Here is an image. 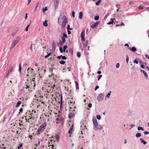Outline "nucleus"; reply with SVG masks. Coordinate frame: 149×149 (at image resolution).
Listing matches in <instances>:
<instances>
[{
    "mask_svg": "<svg viewBox=\"0 0 149 149\" xmlns=\"http://www.w3.org/2000/svg\"><path fill=\"white\" fill-rule=\"evenodd\" d=\"M61 16V15L58 18V22L59 24L61 26V28L63 29L65 27L66 24L68 23V19L65 16L60 17Z\"/></svg>",
    "mask_w": 149,
    "mask_h": 149,
    "instance_id": "f257e3e1",
    "label": "nucleus"
},
{
    "mask_svg": "<svg viewBox=\"0 0 149 149\" xmlns=\"http://www.w3.org/2000/svg\"><path fill=\"white\" fill-rule=\"evenodd\" d=\"M33 83V85L31 81L28 83H26V84L25 87V88L26 89L29 88V91H32L33 88L35 86V84L34 82Z\"/></svg>",
    "mask_w": 149,
    "mask_h": 149,
    "instance_id": "f03ea898",
    "label": "nucleus"
},
{
    "mask_svg": "<svg viewBox=\"0 0 149 149\" xmlns=\"http://www.w3.org/2000/svg\"><path fill=\"white\" fill-rule=\"evenodd\" d=\"M20 38L19 37H17L16 40H14L12 43L10 49L14 47L16 44L19 41Z\"/></svg>",
    "mask_w": 149,
    "mask_h": 149,
    "instance_id": "7ed1b4c3",
    "label": "nucleus"
},
{
    "mask_svg": "<svg viewBox=\"0 0 149 149\" xmlns=\"http://www.w3.org/2000/svg\"><path fill=\"white\" fill-rule=\"evenodd\" d=\"M102 126L100 125H98V124L96 126H94L93 128L95 130H101L102 129Z\"/></svg>",
    "mask_w": 149,
    "mask_h": 149,
    "instance_id": "20e7f679",
    "label": "nucleus"
},
{
    "mask_svg": "<svg viewBox=\"0 0 149 149\" xmlns=\"http://www.w3.org/2000/svg\"><path fill=\"white\" fill-rule=\"evenodd\" d=\"M104 97V96L102 93L100 94L97 97V99L99 101L102 100Z\"/></svg>",
    "mask_w": 149,
    "mask_h": 149,
    "instance_id": "39448f33",
    "label": "nucleus"
},
{
    "mask_svg": "<svg viewBox=\"0 0 149 149\" xmlns=\"http://www.w3.org/2000/svg\"><path fill=\"white\" fill-rule=\"evenodd\" d=\"M81 40L82 42H84L85 41V39L84 38V36L85 35V30H83L81 32Z\"/></svg>",
    "mask_w": 149,
    "mask_h": 149,
    "instance_id": "423d86ee",
    "label": "nucleus"
},
{
    "mask_svg": "<svg viewBox=\"0 0 149 149\" xmlns=\"http://www.w3.org/2000/svg\"><path fill=\"white\" fill-rule=\"evenodd\" d=\"M100 22L99 21H97L96 22H95L94 23L93 25L91 26V27L93 29H94L95 27L97 26L100 23Z\"/></svg>",
    "mask_w": 149,
    "mask_h": 149,
    "instance_id": "0eeeda50",
    "label": "nucleus"
},
{
    "mask_svg": "<svg viewBox=\"0 0 149 149\" xmlns=\"http://www.w3.org/2000/svg\"><path fill=\"white\" fill-rule=\"evenodd\" d=\"M27 70L30 71V72L31 73L32 76H33V77H35V74H34V70L33 69H31L30 68H29Z\"/></svg>",
    "mask_w": 149,
    "mask_h": 149,
    "instance_id": "6e6552de",
    "label": "nucleus"
},
{
    "mask_svg": "<svg viewBox=\"0 0 149 149\" xmlns=\"http://www.w3.org/2000/svg\"><path fill=\"white\" fill-rule=\"evenodd\" d=\"M56 47V43L54 41H53L52 43V49L53 51H55Z\"/></svg>",
    "mask_w": 149,
    "mask_h": 149,
    "instance_id": "1a4fd4ad",
    "label": "nucleus"
},
{
    "mask_svg": "<svg viewBox=\"0 0 149 149\" xmlns=\"http://www.w3.org/2000/svg\"><path fill=\"white\" fill-rule=\"evenodd\" d=\"M93 121L94 126H96L98 124L97 119L95 117H93Z\"/></svg>",
    "mask_w": 149,
    "mask_h": 149,
    "instance_id": "9d476101",
    "label": "nucleus"
},
{
    "mask_svg": "<svg viewBox=\"0 0 149 149\" xmlns=\"http://www.w3.org/2000/svg\"><path fill=\"white\" fill-rule=\"evenodd\" d=\"M54 2V6L56 8L58 7L59 3V0H53Z\"/></svg>",
    "mask_w": 149,
    "mask_h": 149,
    "instance_id": "9b49d317",
    "label": "nucleus"
},
{
    "mask_svg": "<svg viewBox=\"0 0 149 149\" xmlns=\"http://www.w3.org/2000/svg\"><path fill=\"white\" fill-rule=\"evenodd\" d=\"M44 130V129L43 128H42L40 127L37 132V134H40L41 132H42Z\"/></svg>",
    "mask_w": 149,
    "mask_h": 149,
    "instance_id": "f8f14e48",
    "label": "nucleus"
},
{
    "mask_svg": "<svg viewBox=\"0 0 149 149\" xmlns=\"http://www.w3.org/2000/svg\"><path fill=\"white\" fill-rule=\"evenodd\" d=\"M128 48L132 52H134L136 50V48L134 47H129Z\"/></svg>",
    "mask_w": 149,
    "mask_h": 149,
    "instance_id": "ddd939ff",
    "label": "nucleus"
},
{
    "mask_svg": "<svg viewBox=\"0 0 149 149\" xmlns=\"http://www.w3.org/2000/svg\"><path fill=\"white\" fill-rule=\"evenodd\" d=\"M47 123L46 122L44 123L40 126V127L42 128H43L44 130L45 129V127L46 126Z\"/></svg>",
    "mask_w": 149,
    "mask_h": 149,
    "instance_id": "4468645a",
    "label": "nucleus"
},
{
    "mask_svg": "<svg viewBox=\"0 0 149 149\" xmlns=\"http://www.w3.org/2000/svg\"><path fill=\"white\" fill-rule=\"evenodd\" d=\"M73 125H72L70 127L68 131V133H69V134H70V135L72 133V129H73Z\"/></svg>",
    "mask_w": 149,
    "mask_h": 149,
    "instance_id": "2eb2a0df",
    "label": "nucleus"
},
{
    "mask_svg": "<svg viewBox=\"0 0 149 149\" xmlns=\"http://www.w3.org/2000/svg\"><path fill=\"white\" fill-rule=\"evenodd\" d=\"M74 116V115L73 113H70L69 114V117L70 118H73Z\"/></svg>",
    "mask_w": 149,
    "mask_h": 149,
    "instance_id": "dca6fc26",
    "label": "nucleus"
},
{
    "mask_svg": "<svg viewBox=\"0 0 149 149\" xmlns=\"http://www.w3.org/2000/svg\"><path fill=\"white\" fill-rule=\"evenodd\" d=\"M140 141L141 142V143H143L144 145H146L147 143L142 138H141L140 139Z\"/></svg>",
    "mask_w": 149,
    "mask_h": 149,
    "instance_id": "f3484780",
    "label": "nucleus"
},
{
    "mask_svg": "<svg viewBox=\"0 0 149 149\" xmlns=\"http://www.w3.org/2000/svg\"><path fill=\"white\" fill-rule=\"evenodd\" d=\"M79 19H82V18L83 16V13L82 12H80L79 13Z\"/></svg>",
    "mask_w": 149,
    "mask_h": 149,
    "instance_id": "a211bd4d",
    "label": "nucleus"
},
{
    "mask_svg": "<svg viewBox=\"0 0 149 149\" xmlns=\"http://www.w3.org/2000/svg\"><path fill=\"white\" fill-rule=\"evenodd\" d=\"M13 66H11L10 67L9 70L8 71V72H9V73H10V72H11L13 70Z\"/></svg>",
    "mask_w": 149,
    "mask_h": 149,
    "instance_id": "6ab92c4d",
    "label": "nucleus"
},
{
    "mask_svg": "<svg viewBox=\"0 0 149 149\" xmlns=\"http://www.w3.org/2000/svg\"><path fill=\"white\" fill-rule=\"evenodd\" d=\"M114 19H115L114 18V19H111V21L109 22L108 23H107V24H113V20Z\"/></svg>",
    "mask_w": 149,
    "mask_h": 149,
    "instance_id": "aec40b11",
    "label": "nucleus"
},
{
    "mask_svg": "<svg viewBox=\"0 0 149 149\" xmlns=\"http://www.w3.org/2000/svg\"><path fill=\"white\" fill-rule=\"evenodd\" d=\"M60 121H61L63 124L64 123V118L63 117H61L60 119Z\"/></svg>",
    "mask_w": 149,
    "mask_h": 149,
    "instance_id": "412c9836",
    "label": "nucleus"
},
{
    "mask_svg": "<svg viewBox=\"0 0 149 149\" xmlns=\"http://www.w3.org/2000/svg\"><path fill=\"white\" fill-rule=\"evenodd\" d=\"M141 136V134L140 133H137L136 135V137H139Z\"/></svg>",
    "mask_w": 149,
    "mask_h": 149,
    "instance_id": "4be33fe9",
    "label": "nucleus"
},
{
    "mask_svg": "<svg viewBox=\"0 0 149 149\" xmlns=\"http://www.w3.org/2000/svg\"><path fill=\"white\" fill-rule=\"evenodd\" d=\"M111 91H110L108 93V94H107V95L105 97V100L106 99V97H107L108 98H109V96L110 95H111Z\"/></svg>",
    "mask_w": 149,
    "mask_h": 149,
    "instance_id": "5701e85b",
    "label": "nucleus"
},
{
    "mask_svg": "<svg viewBox=\"0 0 149 149\" xmlns=\"http://www.w3.org/2000/svg\"><path fill=\"white\" fill-rule=\"evenodd\" d=\"M75 82L76 84V89L77 90H78L79 89L78 83L77 81H75Z\"/></svg>",
    "mask_w": 149,
    "mask_h": 149,
    "instance_id": "b1692460",
    "label": "nucleus"
},
{
    "mask_svg": "<svg viewBox=\"0 0 149 149\" xmlns=\"http://www.w3.org/2000/svg\"><path fill=\"white\" fill-rule=\"evenodd\" d=\"M43 24L45 26H47L48 24H47V20H45V22H43Z\"/></svg>",
    "mask_w": 149,
    "mask_h": 149,
    "instance_id": "393cba45",
    "label": "nucleus"
},
{
    "mask_svg": "<svg viewBox=\"0 0 149 149\" xmlns=\"http://www.w3.org/2000/svg\"><path fill=\"white\" fill-rule=\"evenodd\" d=\"M21 69H22L21 63H20L19 64V71L20 72V73L21 72Z\"/></svg>",
    "mask_w": 149,
    "mask_h": 149,
    "instance_id": "a878e982",
    "label": "nucleus"
},
{
    "mask_svg": "<svg viewBox=\"0 0 149 149\" xmlns=\"http://www.w3.org/2000/svg\"><path fill=\"white\" fill-rule=\"evenodd\" d=\"M21 102L20 101H19L18 102H17V105L16 106V107H19V105L21 104Z\"/></svg>",
    "mask_w": 149,
    "mask_h": 149,
    "instance_id": "bb28decb",
    "label": "nucleus"
},
{
    "mask_svg": "<svg viewBox=\"0 0 149 149\" xmlns=\"http://www.w3.org/2000/svg\"><path fill=\"white\" fill-rule=\"evenodd\" d=\"M49 71L51 72L52 75L53 74V68H50L49 69Z\"/></svg>",
    "mask_w": 149,
    "mask_h": 149,
    "instance_id": "cd10ccee",
    "label": "nucleus"
},
{
    "mask_svg": "<svg viewBox=\"0 0 149 149\" xmlns=\"http://www.w3.org/2000/svg\"><path fill=\"white\" fill-rule=\"evenodd\" d=\"M59 62L61 64L63 65L65 63V61H64L61 60L59 61Z\"/></svg>",
    "mask_w": 149,
    "mask_h": 149,
    "instance_id": "c85d7f7f",
    "label": "nucleus"
},
{
    "mask_svg": "<svg viewBox=\"0 0 149 149\" xmlns=\"http://www.w3.org/2000/svg\"><path fill=\"white\" fill-rule=\"evenodd\" d=\"M138 130H141L142 131H143L144 129L142 127L139 126L138 127Z\"/></svg>",
    "mask_w": 149,
    "mask_h": 149,
    "instance_id": "c756f323",
    "label": "nucleus"
},
{
    "mask_svg": "<svg viewBox=\"0 0 149 149\" xmlns=\"http://www.w3.org/2000/svg\"><path fill=\"white\" fill-rule=\"evenodd\" d=\"M102 1V0H99L97 1L95 3L96 5H99L100 3Z\"/></svg>",
    "mask_w": 149,
    "mask_h": 149,
    "instance_id": "7c9ffc66",
    "label": "nucleus"
},
{
    "mask_svg": "<svg viewBox=\"0 0 149 149\" xmlns=\"http://www.w3.org/2000/svg\"><path fill=\"white\" fill-rule=\"evenodd\" d=\"M86 126L84 125L83 124L81 125V128L82 130L84 129L85 127H86Z\"/></svg>",
    "mask_w": 149,
    "mask_h": 149,
    "instance_id": "2f4dec72",
    "label": "nucleus"
},
{
    "mask_svg": "<svg viewBox=\"0 0 149 149\" xmlns=\"http://www.w3.org/2000/svg\"><path fill=\"white\" fill-rule=\"evenodd\" d=\"M67 47H68L66 45H65L64 46L63 48V50L64 52H65V50L67 48Z\"/></svg>",
    "mask_w": 149,
    "mask_h": 149,
    "instance_id": "473e14b6",
    "label": "nucleus"
},
{
    "mask_svg": "<svg viewBox=\"0 0 149 149\" xmlns=\"http://www.w3.org/2000/svg\"><path fill=\"white\" fill-rule=\"evenodd\" d=\"M126 61L127 63H128V62H129V59L128 56L127 55L126 56Z\"/></svg>",
    "mask_w": 149,
    "mask_h": 149,
    "instance_id": "72a5a7b5",
    "label": "nucleus"
},
{
    "mask_svg": "<svg viewBox=\"0 0 149 149\" xmlns=\"http://www.w3.org/2000/svg\"><path fill=\"white\" fill-rule=\"evenodd\" d=\"M143 74L145 77L147 79H148V75L147 73L145 72H144Z\"/></svg>",
    "mask_w": 149,
    "mask_h": 149,
    "instance_id": "f704fd0d",
    "label": "nucleus"
},
{
    "mask_svg": "<svg viewBox=\"0 0 149 149\" xmlns=\"http://www.w3.org/2000/svg\"><path fill=\"white\" fill-rule=\"evenodd\" d=\"M48 9L47 8V7H45V8H43V13H45L46 11Z\"/></svg>",
    "mask_w": 149,
    "mask_h": 149,
    "instance_id": "c9c22d12",
    "label": "nucleus"
},
{
    "mask_svg": "<svg viewBox=\"0 0 149 149\" xmlns=\"http://www.w3.org/2000/svg\"><path fill=\"white\" fill-rule=\"evenodd\" d=\"M23 145L22 144H19L18 146L17 147L18 149H20L22 147Z\"/></svg>",
    "mask_w": 149,
    "mask_h": 149,
    "instance_id": "e433bc0d",
    "label": "nucleus"
},
{
    "mask_svg": "<svg viewBox=\"0 0 149 149\" xmlns=\"http://www.w3.org/2000/svg\"><path fill=\"white\" fill-rule=\"evenodd\" d=\"M99 19V16L98 15L94 17V19L95 20H97Z\"/></svg>",
    "mask_w": 149,
    "mask_h": 149,
    "instance_id": "4c0bfd02",
    "label": "nucleus"
},
{
    "mask_svg": "<svg viewBox=\"0 0 149 149\" xmlns=\"http://www.w3.org/2000/svg\"><path fill=\"white\" fill-rule=\"evenodd\" d=\"M51 53H49L47 55H46L45 56V58H47L49 56H50L51 55Z\"/></svg>",
    "mask_w": 149,
    "mask_h": 149,
    "instance_id": "58836bf2",
    "label": "nucleus"
},
{
    "mask_svg": "<svg viewBox=\"0 0 149 149\" xmlns=\"http://www.w3.org/2000/svg\"><path fill=\"white\" fill-rule=\"evenodd\" d=\"M96 118L98 120H100L101 119V116L100 115H97L96 116Z\"/></svg>",
    "mask_w": 149,
    "mask_h": 149,
    "instance_id": "ea45409f",
    "label": "nucleus"
},
{
    "mask_svg": "<svg viewBox=\"0 0 149 149\" xmlns=\"http://www.w3.org/2000/svg\"><path fill=\"white\" fill-rule=\"evenodd\" d=\"M61 39L62 40V43H64L65 41V38L63 37H61Z\"/></svg>",
    "mask_w": 149,
    "mask_h": 149,
    "instance_id": "a19ab883",
    "label": "nucleus"
},
{
    "mask_svg": "<svg viewBox=\"0 0 149 149\" xmlns=\"http://www.w3.org/2000/svg\"><path fill=\"white\" fill-rule=\"evenodd\" d=\"M62 37H63L64 38H67L68 37L67 36L65 33H64L63 34V36Z\"/></svg>",
    "mask_w": 149,
    "mask_h": 149,
    "instance_id": "79ce46f5",
    "label": "nucleus"
},
{
    "mask_svg": "<svg viewBox=\"0 0 149 149\" xmlns=\"http://www.w3.org/2000/svg\"><path fill=\"white\" fill-rule=\"evenodd\" d=\"M59 50L60 52L61 53H63V50L62 48L61 47H60L59 48Z\"/></svg>",
    "mask_w": 149,
    "mask_h": 149,
    "instance_id": "37998d69",
    "label": "nucleus"
},
{
    "mask_svg": "<svg viewBox=\"0 0 149 149\" xmlns=\"http://www.w3.org/2000/svg\"><path fill=\"white\" fill-rule=\"evenodd\" d=\"M102 77V75H98V80L99 81L101 77Z\"/></svg>",
    "mask_w": 149,
    "mask_h": 149,
    "instance_id": "c03bdc74",
    "label": "nucleus"
},
{
    "mask_svg": "<svg viewBox=\"0 0 149 149\" xmlns=\"http://www.w3.org/2000/svg\"><path fill=\"white\" fill-rule=\"evenodd\" d=\"M77 56L79 58L81 56V53L79 52H77Z\"/></svg>",
    "mask_w": 149,
    "mask_h": 149,
    "instance_id": "a18cd8bd",
    "label": "nucleus"
},
{
    "mask_svg": "<svg viewBox=\"0 0 149 149\" xmlns=\"http://www.w3.org/2000/svg\"><path fill=\"white\" fill-rule=\"evenodd\" d=\"M30 25V24H28L27 26H26V28L25 29V31H27L28 30V28L29 27V26Z\"/></svg>",
    "mask_w": 149,
    "mask_h": 149,
    "instance_id": "49530a36",
    "label": "nucleus"
},
{
    "mask_svg": "<svg viewBox=\"0 0 149 149\" xmlns=\"http://www.w3.org/2000/svg\"><path fill=\"white\" fill-rule=\"evenodd\" d=\"M67 29L68 30H71L72 29L71 28H70V25H68V26L67 27Z\"/></svg>",
    "mask_w": 149,
    "mask_h": 149,
    "instance_id": "de8ad7c7",
    "label": "nucleus"
},
{
    "mask_svg": "<svg viewBox=\"0 0 149 149\" xmlns=\"http://www.w3.org/2000/svg\"><path fill=\"white\" fill-rule=\"evenodd\" d=\"M125 24L123 22H121V24H117L116 25V26H119L120 25L122 26H124Z\"/></svg>",
    "mask_w": 149,
    "mask_h": 149,
    "instance_id": "09e8293b",
    "label": "nucleus"
},
{
    "mask_svg": "<svg viewBox=\"0 0 149 149\" xmlns=\"http://www.w3.org/2000/svg\"><path fill=\"white\" fill-rule=\"evenodd\" d=\"M143 133L144 134L146 135L149 134V132L146 131L143 132Z\"/></svg>",
    "mask_w": 149,
    "mask_h": 149,
    "instance_id": "8fccbe9b",
    "label": "nucleus"
},
{
    "mask_svg": "<svg viewBox=\"0 0 149 149\" xmlns=\"http://www.w3.org/2000/svg\"><path fill=\"white\" fill-rule=\"evenodd\" d=\"M92 106V104H91V103H89V104H88V107L90 108H91V107Z\"/></svg>",
    "mask_w": 149,
    "mask_h": 149,
    "instance_id": "3c124183",
    "label": "nucleus"
},
{
    "mask_svg": "<svg viewBox=\"0 0 149 149\" xmlns=\"http://www.w3.org/2000/svg\"><path fill=\"white\" fill-rule=\"evenodd\" d=\"M67 59V58L65 56H63L62 57V59L63 60H66Z\"/></svg>",
    "mask_w": 149,
    "mask_h": 149,
    "instance_id": "603ef678",
    "label": "nucleus"
},
{
    "mask_svg": "<svg viewBox=\"0 0 149 149\" xmlns=\"http://www.w3.org/2000/svg\"><path fill=\"white\" fill-rule=\"evenodd\" d=\"M120 66V64L119 63H118L116 64V67L117 68H118Z\"/></svg>",
    "mask_w": 149,
    "mask_h": 149,
    "instance_id": "864d4df0",
    "label": "nucleus"
},
{
    "mask_svg": "<svg viewBox=\"0 0 149 149\" xmlns=\"http://www.w3.org/2000/svg\"><path fill=\"white\" fill-rule=\"evenodd\" d=\"M70 52L71 55H73V51L72 49L70 50Z\"/></svg>",
    "mask_w": 149,
    "mask_h": 149,
    "instance_id": "5fc2aeb1",
    "label": "nucleus"
},
{
    "mask_svg": "<svg viewBox=\"0 0 149 149\" xmlns=\"http://www.w3.org/2000/svg\"><path fill=\"white\" fill-rule=\"evenodd\" d=\"M56 140L57 141H58L59 140V137L58 136V135H56Z\"/></svg>",
    "mask_w": 149,
    "mask_h": 149,
    "instance_id": "6e6d98bb",
    "label": "nucleus"
},
{
    "mask_svg": "<svg viewBox=\"0 0 149 149\" xmlns=\"http://www.w3.org/2000/svg\"><path fill=\"white\" fill-rule=\"evenodd\" d=\"M75 12L74 11H72V16L73 17H74L75 16Z\"/></svg>",
    "mask_w": 149,
    "mask_h": 149,
    "instance_id": "4d7b16f0",
    "label": "nucleus"
},
{
    "mask_svg": "<svg viewBox=\"0 0 149 149\" xmlns=\"http://www.w3.org/2000/svg\"><path fill=\"white\" fill-rule=\"evenodd\" d=\"M19 114H20V112H22V111H23V109L22 108H21L19 109Z\"/></svg>",
    "mask_w": 149,
    "mask_h": 149,
    "instance_id": "13d9d810",
    "label": "nucleus"
},
{
    "mask_svg": "<svg viewBox=\"0 0 149 149\" xmlns=\"http://www.w3.org/2000/svg\"><path fill=\"white\" fill-rule=\"evenodd\" d=\"M145 56L146 58L148 59H149V56L148 55L146 54L145 55Z\"/></svg>",
    "mask_w": 149,
    "mask_h": 149,
    "instance_id": "bf43d9fd",
    "label": "nucleus"
},
{
    "mask_svg": "<svg viewBox=\"0 0 149 149\" xmlns=\"http://www.w3.org/2000/svg\"><path fill=\"white\" fill-rule=\"evenodd\" d=\"M134 63H136V64H138V61H137L136 59H135L134 61Z\"/></svg>",
    "mask_w": 149,
    "mask_h": 149,
    "instance_id": "052dcab7",
    "label": "nucleus"
},
{
    "mask_svg": "<svg viewBox=\"0 0 149 149\" xmlns=\"http://www.w3.org/2000/svg\"><path fill=\"white\" fill-rule=\"evenodd\" d=\"M84 45V47H86L87 46V44L86 43H83Z\"/></svg>",
    "mask_w": 149,
    "mask_h": 149,
    "instance_id": "680f3d73",
    "label": "nucleus"
},
{
    "mask_svg": "<svg viewBox=\"0 0 149 149\" xmlns=\"http://www.w3.org/2000/svg\"><path fill=\"white\" fill-rule=\"evenodd\" d=\"M99 86H96L95 87V91H96L97 89H98V88H99Z\"/></svg>",
    "mask_w": 149,
    "mask_h": 149,
    "instance_id": "e2e57ef3",
    "label": "nucleus"
},
{
    "mask_svg": "<svg viewBox=\"0 0 149 149\" xmlns=\"http://www.w3.org/2000/svg\"><path fill=\"white\" fill-rule=\"evenodd\" d=\"M32 76V82H34V80H35V78H34V77H33V76Z\"/></svg>",
    "mask_w": 149,
    "mask_h": 149,
    "instance_id": "0e129e2a",
    "label": "nucleus"
},
{
    "mask_svg": "<svg viewBox=\"0 0 149 149\" xmlns=\"http://www.w3.org/2000/svg\"><path fill=\"white\" fill-rule=\"evenodd\" d=\"M140 66H141V67L142 68H144V65L143 64H141L140 65Z\"/></svg>",
    "mask_w": 149,
    "mask_h": 149,
    "instance_id": "69168bd1",
    "label": "nucleus"
},
{
    "mask_svg": "<svg viewBox=\"0 0 149 149\" xmlns=\"http://www.w3.org/2000/svg\"><path fill=\"white\" fill-rule=\"evenodd\" d=\"M10 73H9V72H8L6 76V78H8V76H9V74Z\"/></svg>",
    "mask_w": 149,
    "mask_h": 149,
    "instance_id": "338daca9",
    "label": "nucleus"
},
{
    "mask_svg": "<svg viewBox=\"0 0 149 149\" xmlns=\"http://www.w3.org/2000/svg\"><path fill=\"white\" fill-rule=\"evenodd\" d=\"M69 30H68V34H70L71 33V32Z\"/></svg>",
    "mask_w": 149,
    "mask_h": 149,
    "instance_id": "774afa93",
    "label": "nucleus"
}]
</instances>
